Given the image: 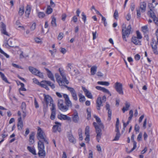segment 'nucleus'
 I'll return each mask as SVG.
<instances>
[{
    "label": "nucleus",
    "instance_id": "obj_51",
    "mask_svg": "<svg viewBox=\"0 0 158 158\" xmlns=\"http://www.w3.org/2000/svg\"><path fill=\"white\" fill-rule=\"evenodd\" d=\"M35 42L37 43H42V40L41 39L39 38L38 37H36L35 38Z\"/></svg>",
    "mask_w": 158,
    "mask_h": 158
},
{
    "label": "nucleus",
    "instance_id": "obj_23",
    "mask_svg": "<svg viewBox=\"0 0 158 158\" xmlns=\"http://www.w3.org/2000/svg\"><path fill=\"white\" fill-rule=\"evenodd\" d=\"M31 12V7L29 5H27L25 11L26 16L27 18L29 17V15Z\"/></svg>",
    "mask_w": 158,
    "mask_h": 158
},
{
    "label": "nucleus",
    "instance_id": "obj_52",
    "mask_svg": "<svg viewBox=\"0 0 158 158\" xmlns=\"http://www.w3.org/2000/svg\"><path fill=\"white\" fill-rule=\"evenodd\" d=\"M56 112L52 111L51 112L50 118L51 119L53 120L55 118Z\"/></svg>",
    "mask_w": 158,
    "mask_h": 158
},
{
    "label": "nucleus",
    "instance_id": "obj_34",
    "mask_svg": "<svg viewBox=\"0 0 158 158\" xmlns=\"http://www.w3.org/2000/svg\"><path fill=\"white\" fill-rule=\"evenodd\" d=\"M78 96L79 97V101L80 102H83L85 101V97L81 94H78Z\"/></svg>",
    "mask_w": 158,
    "mask_h": 158
},
{
    "label": "nucleus",
    "instance_id": "obj_62",
    "mask_svg": "<svg viewBox=\"0 0 158 158\" xmlns=\"http://www.w3.org/2000/svg\"><path fill=\"white\" fill-rule=\"evenodd\" d=\"M34 135L35 134L34 132H32L31 134L30 135L29 139H30V140L32 139L34 140Z\"/></svg>",
    "mask_w": 158,
    "mask_h": 158
},
{
    "label": "nucleus",
    "instance_id": "obj_38",
    "mask_svg": "<svg viewBox=\"0 0 158 158\" xmlns=\"http://www.w3.org/2000/svg\"><path fill=\"white\" fill-rule=\"evenodd\" d=\"M97 83L99 85H105L106 86H108L110 84L107 81H100L98 82Z\"/></svg>",
    "mask_w": 158,
    "mask_h": 158
},
{
    "label": "nucleus",
    "instance_id": "obj_35",
    "mask_svg": "<svg viewBox=\"0 0 158 158\" xmlns=\"http://www.w3.org/2000/svg\"><path fill=\"white\" fill-rule=\"evenodd\" d=\"M133 147L129 152H127V148H126V152L128 153H130L132 152L134 150H135L136 147V142L135 141H133Z\"/></svg>",
    "mask_w": 158,
    "mask_h": 158
},
{
    "label": "nucleus",
    "instance_id": "obj_9",
    "mask_svg": "<svg viewBox=\"0 0 158 158\" xmlns=\"http://www.w3.org/2000/svg\"><path fill=\"white\" fill-rule=\"evenodd\" d=\"M55 77L59 85L62 88V87H63L64 85V81H63L62 79L60 78V76L58 74L56 73L55 74Z\"/></svg>",
    "mask_w": 158,
    "mask_h": 158
},
{
    "label": "nucleus",
    "instance_id": "obj_49",
    "mask_svg": "<svg viewBox=\"0 0 158 158\" xmlns=\"http://www.w3.org/2000/svg\"><path fill=\"white\" fill-rule=\"evenodd\" d=\"M26 108V103L24 102H23L22 103L21 105V109L22 110V111H25V109Z\"/></svg>",
    "mask_w": 158,
    "mask_h": 158
},
{
    "label": "nucleus",
    "instance_id": "obj_15",
    "mask_svg": "<svg viewBox=\"0 0 158 158\" xmlns=\"http://www.w3.org/2000/svg\"><path fill=\"white\" fill-rule=\"evenodd\" d=\"M95 88L98 90L102 91L104 93L108 94L110 96H111V94L109 90L106 88L100 86H96Z\"/></svg>",
    "mask_w": 158,
    "mask_h": 158
},
{
    "label": "nucleus",
    "instance_id": "obj_22",
    "mask_svg": "<svg viewBox=\"0 0 158 158\" xmlns=\"http://www.w3.org/2000/svg\"><path fill=\"white\" fill-rule=\"evenodd\" d=\"M29 70L33 74L35 75H37V73L39 71L37 69L31 66H29Z\"/></svg>",
    "mask_w": 158,
    "mask_h": 158
},
{
    "label": "nucleus",
    "instance_id": "obj_10",
    "mask_svg": "<svg viewBox=\"0 0 158 158\" xmlns=\"http://www.w3.org/2000/svg\"><path fill=\"white\" fill-rule=\"evenodd\" d=\"M72 121L75 123H77L79 120V117L77 111L75 110L72 115Z\"/></svg>",
    "mask_w": 158,
    "mask_h": 158
},
{
    "label": "nucleus",
    "instance_id": "obj_6",
    "mask_svg": "<svg viewBox=\"0 0 158 158\" xmlns=\"http://www.w3.org/2000/svg\"><path fill=\"white\" fill-rule=\"evenodd\" d=\"M114 85V88L117 92L120 94L123 95L122 84L119 82H116L115 83Z\"/></svg>",
    "mask_w": 158,
    "mask_h": 158
},
{
    "label": "nucleus",
    "instance_id": "obj_14",
    "mask_svg": "<svg viewBox=\"0 0 158 158\" xmlns=\"http://www.w3.org/2000/svg\"><path fill=\"white\" fill-rule=\"evenodd\" d=\"M102 103L101 98L100 97H98L96 101L97 109L98 110H100V107L103 106Z\"/></svg>",
    "mask_w": 158,
    "mask_h": 158
},
{
    "label": "nucleus",
    "instance_id": "obj_54",
    "mask_svg": "<svg viewBox=\"0 0 158 158\" xmlns=\"http://www.w3.org/2000/svg\"><path fill=\"white\" fill-rule=\"evenodd\" d=\"M142 31L144 33H146L148 31V27L147 26H145L142 27Z\"/></svg>",
    "mask_w": 158,
    "mask_h": 158
},
{
    "label": "nucleus",
    "instance_id": "obj_43",
    "mask_svg": "<svg viewBox=\"0 0 158 158\" xmlns=\"http://www.w3.org/2000/svg\"><path fill=\"white\" fill-rule=\"evenodd\" d=\"M73 64L71 63H68L67 66V70L70 72L72 68H73Z\"/></svg>",
    "mask_w": 158,
    "mask_h": 158
},
{
    "label": "nucleus",
    "instance_id": "obj_13",
    "mask_svg": "<svg viewBox=\"0 0 158 158\" xmlns=\"http://www.w3.org/2000/svg\"><path fill=\"white\" fill-rule=\"evenodd\" d=\"M94 117L96 119V121L97 122V123H96L98 126L101 129L104 128V126L103 124L102 123H101V121L100 118L99 117L95 115H94Z\"/></svg>",
    "mask_w": 158,
    "mask_h": 158
},
{
    "label": "nucleus",
    "instance_id": "obj_44",
    "mask_svg": "<svg viewBox=\"0 0 158 158\" xmlns=\"http://www.w3.org/2000/svg\"><path fill=\"white\" fill-rule=\"evenodd\" d=\"M24 10L23 7H22L19 8V14L20 16H22L23 15L24 13Z\"/></svg>",
    "mask_w": 158,
    "mask_h": 158
},
{
    "label": "nucleus",
    "instance_id": "obj_37",
    "mask_svg": "<svg viewBox=\"0 0 158 158\" xmlns=\"http://www.w3.org/2000/svg\"><path fill=\"white\" fill-rule=\"evenodd\" d=\"M51 24L52 26L53 27H56L57 24L56 23V18L54 17H53L52 19V20L51 21Z\"/></svg>",
    "mask_w": 158,
    "mask_h": 158
},
{
    "label": "nucleus",
    "instance_id": "obj_58",
    "mask_svg": "<svg viewBox=\"0 0 158 158\" xmlns=\"http://www.w3.org/2000/svg\"><path fill=\"white\" fill-rule=\"evenodd\" d=\"M142 135V133L141 132L140 133L137 137V139L138 141H139L141 140Z\"/></svg>",
    "mask_w": 158,
    "mask_h": 158
},
{
    "label": "nucleus",
    "instance_id": "obj_40",
    "mask_svg": "<svg viewBox=\"0 0 158 158\" xmlns=\"http://www.w3.org/2000/svg\"><path fill=\"white\" fill-rule=\"evenodd\" d=\"M52 9L51 8L50 6H48L46 11V13L48 14H49L51 13L52 12Z\"/></svg>",
    "mask_w": 158,
    "mask_h": 158
},
{
    "label": "nucleus",
    "instance_id": "obj_64",
    "mask_svg": "<svg viewBox=\"0 0 158 158\" xmlns=\"http://www.w3.org/2000/svg\"><path fill=\"white\" fill-rule=\"evenodd\" d=\"M153 21L158 26V19L156 17L155 18L153 19Z\"/></svg>",
    "mask_w": 158,
    "mask_h": 158
},
{
    "label": "nucleus",
    "instance_id": "obj_27",
    "mask_svg": "<svg viewBox=\"0 0 158 158\" xmlns=\"http://www.w3.org/2000/svg\"><path fill=\"white\" fill-rule=\"evenodd\" d=\"M27 149L30 152H31L34 155H36L35 150L34 148L28 146L27 147Z\"/></svg>",
    "mask_w": 158,
    "mask_h": 158
},
{
    "label": "nucleus",
    "instance_id": "obj_48",
    "mask_svg": "<svg viewBox=\"0 0 158 158\" xmlns=\"http://www.w3.org/2000/svg\"><path fill=\"white\" fill-rule=\"evenodd\" d=\"M45 16V15L43 12H39L38 13V16L39 18H43Z\"/></svg>",
    "mask_w": 158,
    "mask_h": 158
},
{
    "label": "nucleus",
    "instance_id": "obj_1",
    "mask_svg": "<svg viewBox=\"0 0 158 158\" xmlns=\"http://www.w3.org/2000/svg\"><path fill=\"white\" fill-rule=\"evenodd\" d=\"M131 26L129 24L127 27H126L125 24H123L122 25V38L124 40L127 41L126 36L128 37L131 32Z\"/></svg>",
    "mask_w": 158,
    "mask_h": 158
},
{
    "label": "nucleus",
    "instance_id": "obj_31",
    "mask_svg": "<svg viewBox=\"0 0 158 158\" xmlns=\"http://www.w3.org/2000/svg\"><path fill=\"white\" fill-rule=\"evenodd\" d=\"M38 155L39 156H42L44 157L45 156V152L44 149L39 150Z\"/></svg>",
    "mask_w": 158,
    "mask_h": 158
},
{
    "label": "nucleus",
    "instance_id": "obj_24",
    "mask_svg": "<svg viewBox=\"0 0 158 158\" xmlns=\"http://www.w3.org/2000/svg\"><path fill=\"white\" fill-rule=\"evenodd\" d=\"M53 131L54 132H56L57 131L60 132L61 131L60 126L58 125H55L53 126Z\"/></svg>",
    "mask_w": 158,
    "mask_h": 158
},
{
    "label": "nucleus",
    "instance_id": "obj_36",
    "mask_svg": "<svg viewBox=\"0 0 158 158\" xmlns=\"http://www.w3.org/2000/svg\"><path fill=\"white\" fill-rule=\"evenodd\" d=\"M50 104L52 105V107L51 108V112L54 111L56 112V106L55 104H53V100H51L50 102Z\"/></svg>",
    "mask_w": 158,
    "mask_h": 158
},
{
    "label": "nucleus",
    "instance_id": "obj_61",
    "mask_svg": "<svg viewBox=\"0 0 158 158\" xmlns=\"http://www.w3.org/2000/svg\"><path fill=\"white\" fill-rule=\"evenodd\" d=\"M63 34L62 33H60L58 37V39L60 40H61L63 38Z\"/></svg>",
    "mask_w": 158,
    "mask_h": 158
},
{
    "label": "nucleus",
    "instance_id": "obj_55",
    "mask_svg": "<svg viewBox=\"0 0 158 158\" xmlns=\"http://www.w3.org/2000/svg\"><path fill=\"white\" fill-rule=\"evenodd\" d=\"M82 19L83 20L85 23L86 19V16L85 15L84 12H82Z\"/></svg>",
    "mask_w": 158,
    "mask_h": 158
},
{
    "label": "nucleus",
    "instance_id": "obj_18",
    "mask_svg": "<svg viewBox=\"0 0 158 158\" xmlns=\"http://www.w3.org/2000/svg\"><path fill=\"white\" fill-rule=\"evenodd\" d=\"M18 127L19 130H21L23 127V122L22 120L21 117H19L18 118Z\"/></svg>",
    "mask_w": 158,
    "mask_h": 158
},
{
    "label": "nucleus",
    "instance_id": "obj_42",
    "mask_svg": "<svg viewBox=\"0 0 158 158\" xmlns=\"http://www.w3.org/2000/svg\"><path fill=\"white\" fill-rule=\"evenodd\" d=\"M85 131V135H89V126L86 127Z\"/></svg>",
    "mask_w": 158,
    "mask_h": 158
},
{
    "label": "nucleus",
    "instance_id": "obj_60",
    "mask_svg": "<svg viewBox=\"0 0 158 158\" xmlns=\"http://www.w3.org/2000/svg\"><path fill=\"white\" fill-rule=\"evenodd\" d=\"M36 75L40 77L41 78H43V73L40 72L39 71H38L37 73V75Z\"/></svg>",
    "mask_w": 158,
    "mask_h": 158
},
{
    "label": "nucleus",
    "instance_id": "obj_11",
    "mask_svg": "<svg viewBox=\"0 0 158 158\" xmlns=\"http://www.w3.org/2000/svg\"><path fill=\"white\" fill-rule=\"evenodd\" d=\"M67 136L69 141L70 142L73 143H76V140L73 136V135L71 132H67Z\"/></svg>",
    "mask_w": 158,
    "mask_h": 158
},
{
    "label": "nucleus",
    "instance_id": "obj_3",
    "mask_svg": "<svg viewBox=\"0 0 158 158\" xmlns=\"http://www.w3.org/2000/svg\"><path fill=\"white\" fill-rule=\"evenodd\" d=\"M57 106L58 109L63 112H66L69 110L68 106L65 105L64 101L61 99L58 100Z\"/></svg>",
    "mask_w": 158,
    "mask_h": 158
},
{
    "label": "nucleus",
    "instance_id": "obj_28",
    "mask_svg": "<svg viewBox=\"0 0 158 158\" xmlns=\"http://www.w3.org/2000/svg\"><path fill=\"white\" fill-rule=\"evenodd\" d=\"M151 45L154 53L156 55H158V52L157 50V47L156 44H155L154 45L151 44Z\"/></svg>",
    "mask_w": 158,
    "mask_h": 158
},
{
    "label": "nucleus",
    "instance_id": "obj_8",
    "mask_svg": "<svg viewBox=\"0 0 158 158\" xmlns=\"http://www.w3.org/2000/svg\"><path fill=\"white\" fill-rule=\"evenodd\" d=\"M59 71L60 73L61 76L62 77V80L63 81H64V84L66 83L67 84H68L69 83V82L66 79L64 70L62 69L59 68Z\"/></svg>",
    "mask_w": 158,
    "mask_h": 158
},
{
    "label": "nucleus",
    "instance_id": "obj_47",
    "mask_svg": "<svg viewBox=\"0 0 158 158\" xmlns=\"http://www.w3.org/2000/svg\"><path fill=\"white\" fill-rule=\"evenodd\" d=\"M121 136L120 134H116V135L114 137V138L113 139V141H117L119 139V138Z\"/></svg>",
    "mask_w": 158,
    "mask_h": 158
},
{
    "label": "nucleus",
    "instance_id": "obj_20",
    "mask_svg": "<svg viewBox=\"0 0 158 158\" xmlns=\"http://www.w3.org/2000/svg\"><path fill=\"white\" fill-rule=\"evenodd\" d=\"M1 28V31L2 33L5 35L9 36L7 32L6 31V25L2 22V23Z\"/></svg>",
    "mask_w": 158,
    "mask_h": 158
},
{
    "label": "nucleus",
    "instance_id": "obj_50",
    "mask_svg": "<svg viewBox=\"0 0 158 158\" xmlns=\"http://www.w3.org/2000/svg\"><path fill=\"white\" fill-rule=\"evenodd\" d=\"M45 82L42 83L41 81V83H40L39 85H40L42 87L44 88L45 89H47V88H48V86H47Z\"/></svg>",
    "mask_w": 158,
    "mask_h": 158
},
{
    "label": "nucleus",
    "instance_id": "obj_32",
    "mask_svg": "<svg viewBox=\"0 0 158 158\" xmlns=\"http://www.w3.org/2000/svg\"><path fill=\"white\" fill-rule=\"evenodd\" d=\"M97 67L96 66L92 67L90 69V72L92 75H94L97 71Z\"/></svg>",
    "mask_w": 158,
    "mask_h": 158
},
{
    "label": "nucleus",
    "instance_id": "obj_56",
    "mask_svg": "<svg viewBox=\"0 0 158 158\" xmlns=\"http://www.w3.org/2000/svg\"><path fill=\"white\" fill-rule=\"evenodd\" d=\"M12 65L13 67H14L16 68H18V69H23V68H22L21 66H19L17 64H15L14 63H12Z\"/></svg>",
    "mask_w": 158,
    "mask_h": 158
},
{
    "label": "nucleus",
    "instance_id": "obj_4",
    "mask_svg": "<svg viewBox=\"0 0 158 158\" xmlns=\"http://www.w3.org/2000/svg\"><path fill=\"white\" fill-rule=\"evenodd\" d=\"M93 124L95 128L96 132L97 133L96 136L97 140L98 142H99L102 135V130L101 128H100L98 126L96 122H94L93 123Z\"/></svg>",
    "mask_w": 158,
    "mask_h": 158
},
{
    "label": "nucleus",
    "instance_id": "obj_39",
    "mask_svg": "<svg viewBox=\"0 0 158 158\" xmlns=\"http://www.w3.org/2000/svg\"><path fill=\"white\" fill-rule=\"evenodd\" d=\"M87 119L88 120L90 119L91 116V110L90 109L88 108L87 109Z\"/></svg>",
    "mask_w": 158,
    "mask_h": 158
},
{
    "label": "nucleus",
    "instance_id": "obj_5",
    "mask_svg": "<svg viewBox=\"0 0 158 158\" xmlns=\"http://www.w3.org/2000/svg\"><path fill=\"white\" fill-rule=\"evenodd\" d=\"M64 86L67 88V89L70 91L73 99L75 101L77 100L78 98L77 96V94L74 88L71 87H69L65 85H64Z\"/></svg>",
    "mask_w": 158,
    "mask_h": 158
},
{
    "label": "nucleus",
    "instance_id": "obj_45",
    "mask_svg": "<svg viewBox=\"0 0 158 158\" xmlns=\"http://www.w3.org/2000/svg\"><path fill=\"white\" fill-rule=\"evenodd\" d=\"M108 120L110 121L111 119L112 112L110 110H108Z\"/></svg>",
    "mask_w": 158,
    "mask_h": 158
},
{
    "label": "nucleus",
    "instance_id": "obj_33",
    "mask_svg": "<svg viewBox=\"0 0 158 158\" xmlns=\"http://www.w3.org/2000/svg\"><path fill=\"white\" fill-rule=\"evenodd\" d=\"M148 14H150V17L152 18L153 19L156 17L154 12L151 9H150V10L148 11Z\"/></svg>",
    "mask_w": 158,
    "mask_h": 158
},
{
    "label": "nucleus",
    "instance_id": "obj_21",
    "mask_svg": "<svg viewBox=\"0 0 158 158\" xmlns=\"http://www.w3.org/2000/svg\"><path fill=\"white\" fill-rule=\"evenodd\" d=\"M146 7V4L144 2L140 3V9H141L142 12H144L145 11Z\"/></svg>",
    "mask_w": 158,
    "mask_h": 158
},
{
    "label": "nucleus",
    "instance_id": "obj_26",
    "mask_svg": "<svg viewBox=\"0 0 158 158\" xmlns=\"http://www.w3.org/2000/svg\"><path fill=\"white\" fill-rule=\"evenodd\" d=\"M38 150L41 149H44V147L43 142L40 140L38 142Z\"/></svg>",
    "mask_w": 158,
    "mask_h": 158
},
{
    "label": "nucleus",
    "instance_id": "obj_19",
    "mask_svg": "<svg viewBox=\"0 0 158 158\" xmlns=\"http://www.w3.org/2000/svg\"><path fill=\"white\" fill-rule=\"evenodd\" d=\"M44 101L46 103V105L48 106V103L49 102H50L51 100H53L52 98L48 95L44 94Z\"/></svg>",
    "mask_w": 158,
    "mask_h": 158
},
{
    "label": "nucleus",
    "instance_id": "obj_41",
    "mask_svg": "<svg viewBox=\"0 0 158 158\" xmlns=\"http://www.w3.org/2000/svg\"><path fill=\"white\" fill-rule=\"evenodd\" d=\"M1 77L3 81H4L10 84V83L8 81L7 78L5 76L4 74L3 73L2 74L1 76Z\"/></svg>",
    "mask_w": 158,
    "mask_h": 158
},
{
    "label": "nucleus",
    "instance_id": "obj_53",
    "mask_svg": "<svg viewBox=\"0 0 158 158\" xmlns=\"http://www.w3.org/2000/svg\"><path fill=\"white\" fill-rule=\"evenodd\" d=\"M136 33L137 36L136 37L139 39H141L142 38V36L139 31H136Z\"/></svg>",
    "mask_w": 158,
    "mask_h": 158
},
{
    "label": "nucleus",
    "instance_id": "obj_59",
    "mask_svg": "<svg viewBox=\"0 0 158 158\" xmlns=\"http://www.w3.org/2000/svg\"><path fill=\"white\" fill-rule=\"evenodd\" d=\"M139 126L137 124L135 125V130L136 132H139Z\"/></svg>",
    "mask_w": 158,
    "mask_h": 158
},
{
    "label": "nucleus",
    "instance_id": "obj_12",
    "mask_svg": "<svg viewBox=\"0 0 158 158\" xmlns=\"http://www.w3.org/2000/svg\"><path fill=\"white\" fill-rule=\"evenodd\" d=\"M57 117L60 120H66L70 122L71 121V118L66 115L60 114V115H58Z\"/></svg>",
    "mask_w": 158,
    "mask_h": 158
},
{
    "label": "nucleus",
    "instance_id": "obj_30",
    "mask_svg": "<svg viewBox=\"0 0 158 158\" xmlns=\"http://www.w3.org/2000/svg\"><path fill=\"white\" fill-rule=\"evenodd\" d=\"M125 107H124L122 109V110L123 113H124L126 111L128 110L130 106V105L129 103L126 102L125 104Z\"/></svg>",
    "mask_w": 158,
    "mask_h": 158
},
{
    "label": "nucleus",
    "instance_id": "obj_63",
    "mask_svg": "<svg viewBox=\"0 0 158 158\" xmlns=\"http://www.w3.org/2000/svg\"><path fill=\"white\" fill-rule=\"evenodd\" d=\"M1 52L0 53L3 54L7 58H9V56L3 50H1Z\"/></svg>",
    "mask_w": 158,
    "mask_h": 158
},
{
    "label": "nucleus",
    "instance_id": "obj_25",
    "mask_svg": "<svg viewBox=\"0 0 158 158\" xmlns=\"http://www.w3.org/2000/svg\"><path fill=\"white\" fill-rule=\"evenodd\" d=\"M46 70L48 72V75L49 78L52 81H54V79L53 75L51 72L48 69H46Z\"/></svg>",
    "mask_w": 158,
    "mask_h": 158
},
{
    "label": "nucleus",
    "instance_id": "obj_17",
    "mask_svg": "<svg viewBox=\"0 0 158 158\" xmlns=\"http://www.w3.org/2000/svg\"><path fill=\"white\" fill-rule=\"evenodd\" d=\"M139 39L137 38L135 36H133L131 38V42L135 45H141V42L139 40Z\"/></svg>",
    "mask_w": 158,
    "mask_h": 158
},
{
    "label": "nucleus",
    "instance_id": "obj_7",
    "mask_svg": "<svg viewBox=\"0 0 158 158\" xmlns=\"http://www.w3.org/2000/svg\"><path fill=\"white\" fill-rule=\"evenodd\" d=\"M63 96L65 99V103L66 104V105L68 106V107L69 108V107H72V104L68 95L66 94H64Z\"/></svg>",
    "mask_w": 158,
    "mask_h": 158
},
{
    "label": "nucleus",
    "instance_id": "obj_46",
    "mask_svg": "<svg viewBox=\"0 0 158 158\" xmlns=\"http://www.w3.org/2000/svg\"><path fill=\"white\" fill-rule=\"evenodd\" d=\"M118 13L117 10H115L114 14V17L116 19H117L118 18Z\"/></svg>",
    "mask_w": 158,
    "mask_h": 158
},
{
    "label": "nucleus",
    "instance_id": "obj_57",
    "mask_svg": "<svg viewBox=\"0 0 158 158\" xmlns=\"http://www.w3.org/2000/svg\"><path fill=\"white\" fill-rule=\"evenodd\" d=\"M36 23H33L30 27L31 31H34L35 28Z\"/></svg>",
    "mask_w": 158,
    "mask_h": 158
},
{
    "label": "nucleus",
    "instance_id": "obj_2",
    "mask_svg": "<svg viewBox=\"0 0 158 158\" xmlns=\"http://www.w3.org/2000/svg\"><path fill=\"white\" fill-rule=\"evenodd\" d=\"M38 128L37 137L38 139L39 140H43L46 144H48V142L44 131L40 127H38Z\"/></svg>",
    "mask_w": 158,
    "mask_h": 158
},
{
    "label": "nucleus",
    "instance_id": "obj_29",
    "mask_svg": "<svg viewBox=\"0 0 158 158\" xmlns=\"http://www.w3.org/2000/svg\"><path fill=\"white\" fill-rule=\"evenodd\" d=\"M45 82L48 85L50 86L52 89H54L55 88V85L52 84L51 81H42V82Z\"/></svg>",
    "mask_w": 158,
    "mask_h": 158
},
{
    "label": "nucleus",
    "instance_id": "obj_16",
    "mask_svg": "<svg viewBox=\"0 0 158 158\" xmlns=\"http://www.w3.org/2000/svg\"><path fill=\"white\" fill-rule=\"evenodd\" d=\"M82 89L85 92V94L87 97L91 99L93 98V97L91 93L86 89L85 87L82 86Z\"/></svg>",
    "mask_w": 158,
    "mask_h": 158
}]
</instances>
